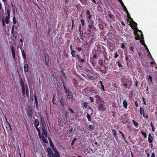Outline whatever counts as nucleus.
Here are the masks:
<instances>
[{
    "instance_id": "1",
    "label": "nucleus",
    "mask_w": 157,
    "mask_h": 157,
    "mask_svg": "<svg viewBox=\"0 0 157 157\" xmlns=\"http://www.w3.org/2000/svg\"><path fill=\"white\" fill-rule=\"evenodd\" d=\"M34 124L36 130L37 131L38 134L39 138L40 139L41 138L42 141L44 144L48 143V142L46 138H44L43 136H42L40 130L38 127V126H39V120L38 119H36L35 120Z\"/></svg>"
},
{
    "instance_id": "2",
    "label": "nucleus",
    "mask_w": 157,
    "mask_h": 157,
    "mask_svg": "<svg viewBox=\"0 0 157 157\" xmlns=\"http://www.w3.org/2000/svg\"><path fill=\"white\" fill-rule=\"evenodd\" d=\"M121 82L122 83V86L125 89H129L132 86L131 81L124 77L122 78Z\"/></svg>"
},
{
    "instance_id": "3",
    "label": "nucleus",
    "mask_w": 157,
    "mask_h": 157,
    "mask_svg": "<svg viewBox=\"0 0 157 157\" xmlns=\"http://www.w3.org/2000/svg\"><path fill=\"white\" fill-rule=\"evenodd\" d=\"M40 121L42 126L41 129L42 132V136H43L44 138H46L47 137V131L45 128L46 126L45 121L43 117L41 116H40Z\"/></svg>"
},
{
    "instance_id": "4",
    "label": "nucleus",
    "mask_w": 157,
    "mask_h": 157,
    "mask_svg": "<svg viewBox=\"0 0 157 157\" xmlns=\"http://www.w3.org/2000/svg\"><path fill=\"white\" fill-rule=\"evenodd\" d=\"M25 111L27 113L28 117L30 119H31L33 117V112L31 106H27Z\"/></svg>"
},
{
    "instance_id": "5",
    "label": "nucleus",
    "mask_w": 157,
    "mask_h": 157,
    "mask_svg": "<svg viewBox=\"0 0 157 157\" xmlns=\"http://www.w3.org/2000/svg\"><path fill=\"white\" fill-rule=\"evenodd\" d=\"M106 66H101L97 65L95 69L98 71H100L102 73H105L106 71Z\"/></svg>"
},
{
    "instance_id": "6",
    "label": "nucleus",
    "mask_w": 157,
    "mask_h": 157,
    "mask_svg": "<svg viewBox=\"0 0 157 157\" xmlns=\"http://www.w3.org/2000/svg\"><path fill=\"white\" fill-rule=\"evenodd\" d=\"M140 43H142V44H143L144 46L145 49L147 50V52H149V54L150 55V56H151V58H152L151 55L150 53V52L148 50L147 46H146V44L144 43V37H143V36L141 37V39L140 40Z\"/></svg>"
},
{
    "instance_id": "7",
    "label": "nucleus",
    "mask_w": 157,
    "mask_h": 157,
    "mask_svg": "<svg viewBox=\"0 0 157 157\" xmlns=\"http://www.w3.org/2000/svg\"><path fill=\"white\" fill-rule=\"evenodd\" d=\"M14 28L15 26L13 25L12 26L11 33L13 34V36L16 38L17 36V32L16 31H14Z\"/></svg>"
},
{
    "instance_id": "8",
    "label": "nucleus",
    "mask_w": 157,
    "mask_h": 157,
    "mask_svg": "<svg viewBox=\"0 0 157 157\" xmlns=\"http://www.w3.org/2000/svg\"><path fill=\"white\" fill-rule=\"evenodd\" d=\"M47 151L48 155L47 156L49 157H53L54 153H53L51 149L49 147H48L47 149Z\"/></svg>"
},
{
    "instance_id": "9",
    "label": "nucleus",
    "mask_w": 157,
    "mask_h": 157,
    "mask_svg": "<svg viewBox=\"0 0 157 157\" xmlns=\"http://www.w3.org/2000/svg\"><path fill=\"white\" fill-rule=\"evenodd\" d=\"M98 26L100 29L102 30L104 29V28L107 27V24L105 22H101L98 24Z\"/></svg>"
},
{
    "instance_id": "10",
    "label": "nucleus",
    "mask_w": 157,
    "mask_h": 157,
    "mask_svg": "<svg viewBox=\"0 0 157 157\" xmlns=\"http://www.w3.org/2000/svg\"><path fill=\"white\" fill-rule=\"evenodd\" d=\"M84 91L87 94H90L94 91V90H91L89 88H86L83 89Z\"/></svg>"
},
{
    "instance_id": "11",
    "label": "nucleus",
    "mask_w": 157,
    "mask_h": 157,
    "mask_svg": "<svg viewBox=\"0 0 157 157\" xmlns=\"http://www.w3.org/2000/svg\"><path fill=\"white\" fill-rule=\"evenodd\" d=\"M90 61L93 67L95 69L97 65H96L97 61H94L92 58H90Z\"/></svg>"
},
{
    "instance_id": "12",
    "label": "nucleus",
    "mask_w": 157,
    "mask_h": 157,
    "mask_svg": "<svg viewBox=\"0 0 157 157\" xmlns=\"http://www.w3.org/2000/svg\"><path fill=\"white\" fill-rule=\"evenodd\" d=\"M63 78H61V81L62 82V83H63L64 88L65 90H67V89L66 88V87L65 86V82H64V79H66L67 78H66V76L64 73H63Z\"/></svg>"
},
{
    "instance_id": "13",
    "label": "nucleus",
    "mask_w": 157,
    "mask_h": 157,
    "mask_svg": "<svg viewBox=\"0 0 157 157\" xmlns=\"http://www.w3.org/2000/svg\"><path fill=\"white\" fill-rule=\"evenodd\" d=\"M79 81L78 80H76L75 79H73V83L75 86V87H80L79 85Z\"/></svg>"
},
{
    "instance_id": "14",
    "label": "nucleus",
    "mask_w": 157,
    "mask_h": 157,
    "mask_svg": "<svg viewBox=\"0 0 157 157\" xmlns=\"http://www.w3.org/2000/svg\"><path fill=\"white\" fill-rule=\"evenodd\" d=\"M70 49H71V54L72 57H76V55L77 54H76V51H75L74 50H73L72 49V45H71L70 46Z\"/></svg>"
},
{
    "instance_id": "15",
    "label": "nucleus",
    "mask_w": 157,
    "mask_h": 157,
    "mask_svg": "<svg viewBox=\"0 0 157 157\" xmlns=\"http://www.w3.org/2000/svg\"><path fill=\"white\" fill-rule=\"evenodd\" d=\"M45 62L46 66L47 67L48 66L49 64L48 62L49 60V56L47 55H46L44 56Z\"/></svg>"
},
{
    "instance_id": "16",
    "label": "nucleus",
    "mask_w": 157,
    "mask_h": 157,
    "mask_svg": "<svg viewBox=\"0 0 157 157\" xmlns=\"http://www.w3.org/2000/svg\"><path fill=\"white\" fill-rule=\"evenodd\" d=\"M29 65L27 64H25L24 66V69L25 72H27L29 71Z\"/></svg>"
},
{
    "instance_id": "17",
    "label": "nucleus",
    "mask_w": 157,
    "mask_h": 157,
    "mask_svg": "<svg viewBox=\"0 0 157 157\" xmlns=\"http://www.w3.org/2000/svg\"><path fill=\"white\" fill-rule=\"evenodd\" d=\"M34 101L35 103L36 104V108H37L38 107V103L37 100V96L35 94L34 95Z\"/></svg>"
},
{
    "instance_id": "18",
    "label": "nucleus",
    "mask_w": 157,
    "mask_h": 157,
    "mask_svg": "<svg viewBox=\"0 0 157 157\" xmlns=\"http://www.w3.org/2000/svg\"><path fill=\"white\" fill-rule=\"evenodd\" d=\"M148 141L150 143H152L153 141V138L151 133H149L148 135Z\"/></svg>"
},
{
    "instance_id": "19",
    "label": "nucleus",
    "mask_w": 157,
    "mask_h": 157,
    "mask_svg": "<svg viewBox=\"0 0 157 157\" xmlns=\"http://www.w3.org/2000/svg\"><path fill=\"white\" fill-rule=\"evenodd\" d=\"M64 99L63 97H62L61 98L60 100V105L63 107H64L65 106V105L64 104Z\"/></svg>"
},
{
    "instance_id": "20",
    "label": "nucleus",
    "mask_w": 157,
    "mask_h": 157,
    "mask_svg": "<svg viewBox=\"0 0 157 157\" xmlns=\"http://www.w3.org/2000/svg\"><path fill=\"white\" fill-rule=\"evenodd\" d=\"M99 110H102L104 111L105 110V109L103 108V105L101 103L99 105Z\"/></svg>"
},
{
    "instance_id": "21",
    "label": "nucleus",
    "mask_w": 157,
    "mask_h": 157,
    "mask_svg": "<svg viewBox=\"0 0 157 157\" xmlns=\"http://www.w3.org/2000/svg\"><path fill=\"white\" fill-rule=\"evenodd\" d=\"M98 65H100L101 66H105L104 64L103 63V61L102 59H98Z\"/></svg>"
},
{
    "instance_id": "22",
    "label": "nucleus",
    "mask_w": 157,
    "mask_h": 157,
    "mask_svg": "<svg viewBox=\"0 0 157 157\" xmlns=\"http://www.w3.org/2000/svg\"><path fill=\"white\" fill-rule=\"evenodd\" d=\"M123 107L125 109H127L128 106V103L127 101L125 100L123 102Z\"/></svg>"
},
{
    "instance_id": "23",
    "label": "nucleus",
    "mask_w": 157,
    "mask_h": 157,
    "mask_svg": "<svg viewBox=\"0 0 157 157\" xmlns=\"http://www.w3.org/2000/svg\"><path fill=\"white\" fill-rule=\"evenodd\" d=\"M73 95L71 92H68V95H67V98L69 99H71L73 98Z\"/></svg>"
},
{
    "instance_id": "24",
    "label": "nucleus",
    "mask_w": 157,
    "mask_h": 157,
    "mask_svg": "<svg viewBox=\"0 0 157 157\" xmlns=\"http://www.w3.org/2000/svg\"><path fill=\"white\" fill-rule=\"evenodd\" d=\"M21 53L23 58L24 60H25L26 58V57L24 50L21 51Z\"/></svg>"
},
{
    "instance_id": "25",
    "label": "nucleus",
    "mask_w": 157,
    "mask_h": 157,
    "mask_svg": "<svg viewBox=\"0 0 157 157\" xmlns=\"http://www.w3.org/2000/svg\"><path fill=\"white\" fill-rule=\"evenodd\" d=\"M22 91V94L23 96L25 95L26 92V88H25V87H21Z\"/></svg>"
},
{
    "instance_id": "26",
    "label": "nucleus",
    "mask_w": 157,
    "mask_h": 157,
    "mask_svg": "<svg viewBox=\"0 0 157 157\" xmlns=\"http://www.w3.org/2000/svg\"><path fill=\"white\" fill-rule=\"evenodd\" d=\"M20 84L21 87H25L24 81L22 79H21L20 81Z\"/></svg>"
},
{
    "instance_id": "27",
    "label": "nucleus",
    "mask_w": 157,
    "mask_h": 157,
    "mask_svg": "<svg viewBox=\"0 0 157 157\" xmlns=\"http://www.w3.org/2000/svg\"><path fill=\"white\" fill-rule=\"evenodd\" d=\"M25 94H26V95L29 97V89L28 86L27 85H26V92Z\"/></svg>"
},
{
    "instance_id": "28",
    "label": "nucleus",
    "mask_w": 157,
    "mask_h": 157,
    "mask_svg": "<svg viewBox=\"0 0 157 157\" xmlns=\"http://www.w3.org/2000/svg\"><path fill=\"white\" fill-rule=\"evenodd\" d=\"M12 55H15L14 48L13 46H12L11 48Z\"/></svg>"
},
{
    "instance_id": "29",
    "label": "nucleus",
    "mask_w": 157,
    "mask_h": 157,
    "mask_svg": "<svg viewBox=\"0 0 157 157\" xmlns=\"http://www.w3.org/2000/svg\"><path fill=\"white\" fill-rule=\"evenodd\" d=\"M10 17L6 16L5 18V22L7 24L9 22Z\"/></svg>"
},
{
    "instance_id": "30",
    "label": "nucleus",
    "mask_w": 157,
    "mask_h": 157,
    "mask_svg": "<svg viewBox=\"0 0 157 157\" xmlns=\"http://www.w3.org/2000/svg\"><path fill=\"white\" fill-rule=\"evenodd\" d=\"M140 132L142 135L143 136L144 138H146L147 137V135L145 132H143L142 131H141Z\"/></svg>"
},
{
    "instance_id": "31",
    "label": "nucleus",
    "mask_w": 157,
    "mask_h": 157,
    "mask_svg": "<svg viewBox=\"0 0 157 157\" xmlns=\"http://www.w3.org/2000/svg\"><path fill=\"white\" fill-rule=\"evenodd\" d=\"M147 76L148 77V79H149L151 83L153 84L152 78L151 76L150 75H149Z\"/></svg>"
},
{
    "instance_id": "32",
    "label": "nucleus",
    "mask_w": 157,
    "mask_h": 157,
    "mask_svg": "<svg viewBox=\"0 0 157 157\" xmlns=\"http://www.w3.org/2000/svg\"><path fill=\"white\" fill-rule=\"evenodd\" d=\"M132 121L133 122L134 125L137 128H138L139 126V124L136 121H135L134 120H132Z\"/></svg>"
},
{
    "instance_id": "33",
    "label": "nucleus",
    "mask_w": 157,
    "mask_h": 157,
    "mask_svg": "<svg viewBox=\"0 0 157 157\" xmlns=\"http://www.w3.org/2000/svg\"><path fill=\"white\" fill-rule=\"evenodd\" d=\"M86 117L88 119V121H91V116L90 114L87 113L86 115Z\"/></svg>"
},
{
    "instance_id": "34",
    "label": "nucleus",
    "mask_w": 157,
    "mask_h": 157,
    "mask_svg": "<svg viewBox=\"0 0 157 157\" xmlns=\"http://www.w3.org/2000/svg\"><path fill=\"white\" fill-rule=\"evenodd\" d=\"M143 115L144 117L147 118H148V116L147 114L146 115L144 113V109H143Z\"/></svg>"
},
{
    "instance_id": "35",
    "label": "nucleus",
    "mask_w": 157,
    "mask_h": 157,
    "mask_svg": "<svg viewBox=\"0 0 157 157\" xmlns=\"http://www.w3.org/2000/svg\"><path fill=\"white\" fill-rule=\"evenodd\" d=\"M58 124L61 126H62L63 125V122L62 121L58 120Z\"/></svg>"
},
{
    "instance_id": "36",
    "label": "nucleus",
    "mask_w": 157,
    "mask_h": 157,
    "mask_svg": "<svg viewBox=\"0 0 157 157\" xmlns=\"http://www.w3.org/2000/svg\"><path fill=\"white\" fill-rule=\"evenodd\" d=\"M139 31L141 33V34L140 35V33H136V35L137 36H140V35L141 36V37L142 36H143V35L142 33V32L140 30H139Z\"/></svg>"
},
{
    "instance_id": "37",
    "label": "nucleus",
    "mask_w": 157,
    "mask_h": 157,
    "mask_svg": "<svg viewBox=\"0 0 157 157\" xmlns=\"http://www.w3.org/2000/svg\"><path fill=\"white\" fill-rule=\"evenodd\" d=\"M75 26V25H74V22L73 18L72 19V30L73 29V28Z\"/></svg>"
},
{
    "instance_id": "38",
    "label": "nucleus",
    "mask_w": 157,
    "mask_h": 157,
    "mask_svg": "<svg viewBox=\"0 0 157 157\" xmlns=\"http://www.w3.org/2000/svg\"><path fill=\"white\" fill-rule=\"evenodd\" d=\"M130 20V21L132 22L133 23V24H134V25H136V26H137V23L135 22V21H134L132 19V18L131 17L130 19H129Z\"/></svg>"
},
{
    "instance_id": "39",
    "label": "nucleus",
    "mask_w": 157,
    "mask_h": 157,
    "mask_svg": "<svg viewBox=\"0 0 157 157\" xmlns=\"http://www.w3.org/2000/svg\"><path fill=\"white\" fill-rule=\"evenodd\" d=\"M112 131L114 136L115 137L117 136V131L114 130H112Z\"/></svg>"
},
{
    "instance_id": "40",
    "label": "nucleus",
    "mask_w": 157,
    "mask_h": 157,
    "mask_svg": "<svg viewBox=\"0 0 157 157\" xmlns=\"http://www.w3.org/2000/svg\"><path fill=\"white\" fill-rule=\"evenodd\" d=\"M123 7L124 10L125 12H126V13H128V10H127L126 7L124 6H123Z\"/></svg>"
},
{
    "instance_id": "41",
    "label": "nucleus",
    "mask_w": 157,
    "mask_h": 157,
    "mask_svg": "<svg viewBox=\"0 0 157 157\" xmlns=\"http://www.w3.org/2000/svg\"><path fill=\"white\" fill-rule=\"evenodd\" d=\"M88 104H89L88 103H87L86 102H85L83 104V105H84V107L85 108H86L88 106Z\"/></svg>"
},
{
    "instance_id": "42",
    "label": "nucleus",
    "mask_w": 157,
    "mask_h": 157,
    "mask_svg": "<svg viewBox=\"0 0 157 157\" xmlns=\"http://www.w3.org/2000/svg\"><path fill=\"white\" fill-rule=\"evenodd\" d=\"M53 157H60V155L59 154H53Z\"/></svg>"
},
{
    "instance_id": "43",
    "label": "nucleus",
    "mask_w": 157,
    "mask_h": 157,
    "mask_svg": "<svg viewBox=\"0 0 157 157\" xmlns=\"http://www.w3.org/2000/svg\"><path fill=\"white\" fill-rule=\"evenodd\" d=\"M13 23L14 24H15L17 22V20L15 18V17L14 16L13 18Z\"/></svg>"
},
{
    "instance_id": "44",
    "label": "nucleus",
    "mask_w": 157,
    "mask_h": 157,
    "mask_svg": "<svg viewBox=\"0 0 157 157\" xmlns=\"http://www.w3.org/2000/svg\"><path fill=\"white\" fill-rule=\"evenodd\" d=\"M143 109H144L143 108H142L141 107L140 109V113L141 115H143Z\"/></svg>"
},
{
    "instance_id": "45",
    "label": "nucleus",
    "mask_w": 157,
    "mask_h": 157,
    "mask_svg": "<svg viewBox=\"0 0 157 157\" xmlns=\"http://www.w3.org/2000/svg\"><path fill=\"white\" fill-rule=\"evenodd\" d=\"M7 16L10 17V11L9 9H7Z\"/></svg>"
},
{
    "instance_id": "46",
    "label": "nucleus",
    "mask_w": 157,
    "mask_h": 157,
    "mask_svg": "<svg viewBox=\"0 0 157 157\" xmlns=\"http://www.w3.org/2000/svg\"><path fill=\"white\" fill-rule=\"evenodd\" d=\"M77 138H75L72 141V142L71 143V145H72L74 144V142L77 140Z\"/></svg>"
},
{
    "instance_id": "47",
    "label": "nucleus",
    "mask_w": 157,
    "mask_h": 157,
    "mask_svg": "<svg viewBox=\"0 0 157 157\" xmlns=\"http://www.w3.org/2000/svg\"><path fill=\"white\" fill-rule=\"evenodd\" d=\"M49 143H50V144L51 147L52 148H54V145L53 144V143L52 142V141H50Z\"/></svg>"
},
{
    "instance_id": "48",
    "label": "nucleus",
    "mask_w": 157,
    "mask_h": 157,
    "mask_svg": "<svg viewBox=\"0 0 157 157\" xmlns=\"http://www.w3.org/2000/svg\"><path fill=\"white\" fill-rule=\"evenodd\" d=\"M79 61L80 63H82L85 62V60L84 59L81 58Z\"/></svg>"
},
{
    "instance_id": "49",
    "label": "nucleus",
    "mask_w": 157,
    "mask_h": 157,
    "mask_svg": "<svg viewBox=\"0 0 157 157\" xmlns=\"http://www.w3.org/2000/svg\"><path fill=\"white\" fill-rule=\"evenodd\" d=\"M81 22L82 26H84L85 25L84 21L83 19H81Z\"/></svg>"
},
{
    "instance_id": "50",
    "label": "nucleus",
    "mask_w": 157,
    "mask_h": 157,
    "mask_svg": "<svg viewBox=\"0 0 157 157\" xmlns=\"http://www.w3.org/2000/svg\"><path fill=\"white\" fill-rule=\"evenodd\" d=\"M2 25H3V26H4V27H5L6 26V25L5 23V21H4V19H2Z\"/></svg>"
},
{
    "instance_id": "51",
    "label": "nucleus",
    "mask_w": 157,
    "mask_h": 157,
    "mask_svg": "<svg viewBox=\"0 0 157 157\" xmlns=\"http://www.w3.org/2000/svg\"><path fill=\"white\" fill-rule=\"evenodd\" d=\"M54 152L55 153L54 154H59V152L57 151V149L56 148H55L54 150Z\"/></svg>"
},
{
    "instance_id": "52",
    "label": "nucleus",
    "mask_w": 157,
    "mask_h": 157,
    "mask_svg": "<svg viewBox=\"0 0 157 157\" xmlns=\"http://www.w3.org/2000/svg\"><path fill=\"white\" fill-rule=\"evenodd\" d=\"M78 29H79V31H80V32L81 33L82 32V35H83V33L82 31L81 30V25H80L78 27Z\"/></svg>"
},
{
    "instance_id": "53",
    "label": "nucleus",
    "mask_w": 157,
    "mask_h": 157,
    "mask_svg": "<svg viewBox=\"0 0 157 157\" xmlns=\"http://www.w3.org/2000/svg\"><path fill=\"white\" fill-rule=\"evenodd\" d=\"M151 127H152V131H154V130H155V128L154 127V126H153V125L152 124V123L151 122V124H150Z\"/></svg>"
},
{
    "instance_id": "54",
    "label": "nucleus",
    "mask_w": 157,
    "mask_h": 157,
    "mask_svg": "<svg viewBox=\"0 0 157 157\" xmlns=\"http://www.w3.org/2000/svg\"><path fill=\"white\" fill-rule=\"evenodd\" d=\"M94 27V26L92 25H89L88 27L90 29H92Z\"/></svg>"
},
{
    "instance_id": "55",
    "label": "nucleus",
    "mask_w": 157,
    "mask_h": 157,
    "mask_svg": "<svg viewBox=\"0 0 157 157\" xmlns=\"http://www.w3.org/2000/svg\"><path fill=\"white\" fill-rule=\"evenodd\" d=\"M89 128L91 130H93L94 129L93 126L92 125H89Z\"/></svg>"
},
{
    "instance_id": "56",
    "label": "nucleus",
    "mask_w": 157,
    "mask_h": 157,
    "mask_svg": "<svg viewBox=\"0 0 157 157\" xmlns=\"http://www.w3.org/2000/svg\"><path fill=\"white\" fill-rule=\"evenodd\" d=\"M104 59H105V60H104V61H105V60H106V61H108L109 60V59L108 58L107 56H105Z\"/></svg>"
},
{
    "instance_id": "57",
    "label": "nucleus",
    "mask_w": 157,
    "mask_h": 157,
    "mask_svg": "<svg viewBox=\"0 0 157 157\" xmlns=\"http://www.w3.org/2000/svg\"><path fill=\"white\" fill-rule=\"evenodd\" d=\"M86 15H90V13L88 10H87L86 11Z\"/></svg>"
},
{
    "instance_id": "58",
    "label": "nucleus",
    "mask_w": 157,
    "mask_h": 157,
    "mask_svg": "<svg viewBox=\"0 0 157 157\" xmlns=\"http://www.w3.org/2000/svg\"><path fill=\"white\" fill-rule=\"evenodd\" d=\"M101 3L102 4V2L101 0H100L97 2V4L99 6H101Z\"/></svg>"
},
{
    "instance_id": "59",
    "label": "nucleus",
    "mask_w": 157,
    "mask_h": 157,
    "mask_svg": "<svg viewBox=\"0 0 157 157\" xmlns=\"http://www.w3.org/2000/svg\"><path fill=\"white\" fill-rule=\"evenodd\" d=\"M129 48L130 50L132 51L133 52H134V48L132 46H130Z\"/></svg>"
},
{
    "instance_id": "60",
    "label": "nucleus",
    "mask_w": 157,
    "mask_h": 157,
    "mask_svg": "<svg viewBox=\"0 0 157 157\" xmlns=\"http://www.w3.org/2000/svg\"><path fill=\"white\" fill-rule=\"evenodd\" d=\"M76 49V50L79 51H80L82 50V48L81 47L77 48Z\"/></svg>"
},
{
    "instance_id": "61",
    "label": "nucleus",
    "mask_w": 157,
    "mask_h": 157,
    "mask_svg": "<svg viewBox=\"0 0 157 157\" xmlns=\"http://www.w3.org/2000/svg\"><path fill=\"white\" fill-rule=\"evenodd\" d=\"M114 55H115V56H114V58H117L119 56V55L117 54V52H116L114 54Z\"/></svg>"
},
{
    "instance_id": "62",
    "label": "nucleus",
    "mask_w": 157,
    "mask_h": 157,
    "mask_svg": "<svg viewBox=\"0 0 157 157\" xmlns=\"http://www.w3.org/2000/svg\"><path fill=\"white\" fill-rule=\"evenodd\" d=\"M101 86V90H102L104 91H105L104 86L103 85H102Z\"/></svg>"
},
{
    "instance_id": "63",
    "label": "nucleus",
    "mask_w": 157,
    "mask_h": 157,
    "mask_svg": "<svg viewBox=\"0 0 157 157\" xmlns=\"http://www.w3.org/2000/svg\"><path fill=\"white\" fill-rule=\"evenodd\" d=\"M88 18H87V19L88 20H90L92 18V16L91 15H88Z\"/></svg>"
},
{
    "instance_id": "64",
    "label": "nucleus",
    "mask_w": 157,
    "mask_h": 157,
    "mask_svg": "<svg viewBox=\"0 0 157 157\" xmlns=\"http://www.w3.org/2000/svg\"><path fill=\"white\" fill-rule=\"evenodd\" d=\"M93 58L95 59H97L98 57L96 55H94L93 56Z\"/></svg>"
}]
</instances>
